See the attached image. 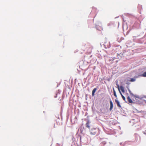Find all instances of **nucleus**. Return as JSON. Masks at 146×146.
I'll use <instances>...</instances> for the list:
<instances>
[{
	"mask_svg": "<svg viewBox=\"0 0 146 146\" xmlns=\"http://www.w3.org/2000/svg\"><path fill=\"white\" fill-rule=\"evenodd\" d=\"M120 89H121V91L123 92H124L125 90H124V87L123 86H120Z\"/></svg>",
	"mask_w": 146,
	"mask_h": 146,
	"instance_id": "39448f33",
	"label": "nucleus"
},
{
	"mask_svg": "<svg viewBox=\"0 0 146 146\" xmlns=\"http://www.w3.org/2000/svg\"><path fill=\"white\" fill-rule=\"evenodd\" d=\"M90 122L89 121H88L86 123V127L89 128H90V126L89 125Z\"/></svg>",
	"mask_w": 146,
	"mask_h": 146,
	"instance_id": "20e7f679",
	"label": "nucleus"
},
{
	"mask_svg": "<svg viewBox=\"0 0 146 146\" xmlns=\"http://www.w3.org/2000/svg\"><path fill=\"white\" fill-rule=\"evenodd\" d=\"M127 99L129 103H133V101L130 98L129 96H128L127 98Z\"/></svg>",
	"mask_w": 146,
	"mask_h": 146,
	"instance_id": "f03ea898",
	"label": "nucleus"
},
{
	"mask_svg": "<svg viewBox=\"0 0 146 146\" xmlns=\"http://www.w3.org/2000/svg\"><path fill=\"white\" fill-rule=\"evenodd\" d=\"M141 76L143 77H146V71L144 72Z\"/></svg>",
	"mask_w": 146,
	"mask_h": 146,
	"instance_id": "0eeeda50",
	"label": "nucleus"
},
{
	"mask_svg": "<svg viewBox=\"0 0 146 146\" xmlns=\"http://www.w3.org/2000/svg\"><path fill=\"white\" fill-rule=\"evenodd\" d=\"M129 93H130V94H132V93L131 92L130 90H129Z\"/></svg>",
	"mask_w": 146,
	"mask_h": 146,
	"instance_id": "4468645a",
	"label": "nucleus"
},
{
	"mask_svg": "<svg viewBox=\"0 0 146 146\" xmlns=\"http://www.w3.org/2000/svg\"><path fill=\"white\" fill-rule=\"evenodd\" d=\"M119 56V54H118V55H117V57H118V56Z\"/></svg>",
	"mask_w": 146,
	"mask_h": 146,
	"instance_id": "dca6fc26",
	"label": "nucleus"
},
{
	"mask_svg": "<svg viewBox=\"0 0 146 146\" xmlns=\"http://www.w3.org/2000/svg\"><path fill=\"white\" fill-rule=\"evenodd\" d=\"M120 94L121 95V96H122V97L123 99V100L125 101V97L123 96V95L122 94V93H121V92H120Z\"/></svg>",
	"mask_w": 146,
	"mask_h": 146,
	"instance_id": "423d86ee",
	"label": "nucleus"
},
{
	"mask_svg": "<svg viewBox=\"0 0 146 146\" xmlns=\"http://www.w3.org/2000/svg\"><path fill=\"white\" fill-rule=\"evenodd\" d=\"M117 106L118 107H119L120 108L121 107V106L119 102L117 104Z\"/></svg>",
	"mask_w": 146,
	"mask_h": 146,
	"instance_id": "9b49d317",
	"label": "nucleus"
},
{
	"mask_svg": "<svg viewBox=\"0 0 146 146\" xmlns=\"http://www.w3.org/2000/svg\"><path fill=\"white\" fill-rule=\"evenodd\" d=\"M143 133L146 135V130L143 131Z\"/></svg>",
	"mask_w": 146,
	"mask_h": 146,
	"instance_id": "ddd939ff",
	"label": "nucleus"
},
{
	"mask_svg": "<svg viewBox=\"0 0 146 146\" xmlns=\"http://www.w3.org/2000/svg\"><path fill=\"white\" fill-rule=\"evenodd\" d=\"M116 85H117V88H118V90L119 91V92H120V89H119V85L118 84H116Z\"/></svg>",
	"mask_w": 146,
	"mask_h": 146,
	"instance_id": "9d476101",
	"label": "nucleus"
},
{
	"mask_svg": "<svg viewBox=\"0 0 146 146\" xmlns=\"http://www.w3.org/2000/svg\"><path fill=\"white\" fill-rule=\"evenodd\" d=\"M110 110L111 111L113 108V105L112 101L111 100L110 101Z\"/></svg>",
	"mask_w": 146,
	"mask_h": 146,
	"instance_id": "f257e3e1",
	"label": "nucleus"
},
{
	"mask_svg": "<svg viewBox=\"0 0 146 146\" xmlns=\"http://www.w3.org/2000/svg\"><path fill=\"white\" fill-rule=\"evenodd\" d=\"M111 24L108 23V26H109V25H110Z\"/></svg>",
	"mask_w": 146,
	"mask_h": 146,
	"instance_id": "2eb2a0df",
	"label": "nucleus"
},
{
	"mask_svg": "<svg viewBox=\"0 0 146 146\" xmlns=\"http://www.w3.org/2000/svg\"><path fill=\"white\" fill-rule=\"evenodd\" d=\"M97 90V89L96 88H94L93 89L92 91V96H94V93Z\"/></svg>",
	"mask_w": 146,
	"mask_h": 146,
	"instance_id": "7ed1b4c3",
	"label": "nucleus"
},
{
	"mask_svg": "<svg viewBox=\"0 0 146 146\" xmlns=\"http://www.w3.org/2000/svg\"><path fill=\"white\" fill-rule=\"evenodd\" d=\"M135 81V79H134V78H131L130 80V82H134Z\"/></svg>",
	"mask_w": 146,
	"mask_h": 146,
	"instance_id": "1a4fd4ad",
	"label": "nucleus"
},
{
	"mask_svg": "<svg viewBox=\"0 0 146 146\" xmlns=\"http://www.w3.org/2000/svg\"><path fill=\"white\" fill-rule=\"evenodd\" d=\"M115 102L117 103V104L119 103V101L117 100L116 99L115 100Z\"/></svg>",
	"mask_w": 146,
	"mask_h": 146,
	"instance_id": "f8f14e48",
	"label": "nucleus"
},
{
	"mask_svg": "<svg viewBox=\"0 0 146 146\" xmlns=\"http://www.w3.org/2000/svg\"><path fill=\"white\" fill-rule=\"evenodd\" d=\"M113 94H114V96L115 97H117V96L116 95L115 91L114 88L113 89Z\"/></svg>",
	"mask_w": 146,
	"mask_h": 146,
	"instance_id": "6e6552de",
	"label": "nucleus"
}]
</instances>
